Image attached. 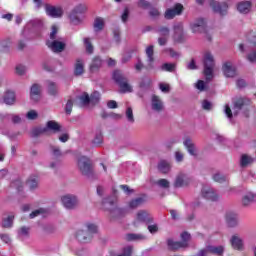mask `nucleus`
I'll use <instances>...</instances> for the list:
<instances>
[{
    "instance_id": "obj_36",
    "label": "nucleus",
    "mask_w": 256,
    "mask_h": 256,
    "mask_svg": "<svg viewBox=\"0 0 256 256\" xmlns=\"http://www.w3.org/2000/svg\"><path fill=\"white\" fill-rule=\"evenodd\" d=\"M77 99L80 101L81 105H89V103H91V98L87 92L78 96Z\"/></svg>"
},
{
    "instance_id": "obj_45",
    "label": "nucleus",
    "mask_w": 256,
    "mask_h": 256,
    "mask_svg": "<svg viewBox=\"0 0 256 256\" xmlns=\"http://www.w3.org/2000/svg\"><path fill=\"white\" fill-rule=\"evenodd\" d=\"M249 163H253V158L247 156V154H243L240 162L241 167H247Z\"/></svg>"
},
{
    "instance_id": "obj_14",
    "label": "nucleus",
    "mask_w": 256,
    "mask_h": 256,
    "mask_svg": "<svg viewBox=\"0 0 256 256\" xmlns=\"http://www.w3.org/2000/svg\"><path fill=\"white\" fill-rule=\"evenodd\" d=\"M136 221L149 225L150 223H153V217H151V214H149V212L145 210H140L136 214Z\"/></svg>"
},
{
    "instance_id": "obj_54",
    "label": "nucleus",
    "mask_w": 256,
    "mask_h": 256,
    "mask_svg": "<svg viewBox=\"0 0 256 256\" xmlns=\"http://www.w3.org/2000/svg\"><path fill=\"white\" fill-rule=\"evenodd\" d=\"M138 7H140V9H149L151 8V3L147 0H139Z\"/></svg>"
},
{
    "instance_id": "obj_55",
    "label": "nucleus",
    "mask_w": 256,
    "mask_h": 256,
    "mask_svg": "<svg viewBox=\"0 0 256 256\" xmlns=\"http://www.w3.org/2000/svg\"><path fill=\"white\" fill-rule=\"evenodd\" d=\"M133 255V246H127L124 248L123 253L118 256H131Z\"/></svg>"
},
{
    "instance_id": "obj_12",
    "label": "nucleus",
    "mask_w": 256,
    "mask_h": 256,
    "mask_svg": "<svg viewBox=\"0 0 256 256\" xmlns=\"http://www.w3.org/2000/svg\"><path fill=\"white\" fill-rule=\"evenodd\" d=\"M62 201V205H64V207L66 209H75V207H77V197L73 196V195H65L61 198Z\"/></svg>"
},
{
    "instance_id": "obj_8",
    "label": "nucleus",
    "mask_w": 256,
    "mask_h": 256,
    "mask_svg": "<svg viewBox=\"0 0 256 256\" xmlns=\"http://www.w3.org/2000/svg\"><path fill=\"white\" fill-rule=\"evenodd\" d=\"M181 13H183V6L181 3H177L174 5L173 8H168L165 11L164 17L165 19L171 20V19H175L177 15H181Z\"/></svg>"
},
{
    "instance_id": "obj_56",
    "label": "nucleus",
    "mask_w": 256,
    "mask_h": 256,
    "mask_svg": "<svg viewBox=\"0 0 256 256\" xmlns=\"http://www.w3.org/2000/svg\"><path fill=\"white\" fill-rule=\"evenodd\" d=\"M157 185H159V187H163V189H169V182L167 179H159L157 181Z\"/></svg>"
},
{
    "instance_id": "obj_28",
    "label": "nucleus",
    "mask_w": 256,
    "mask_h": 256,
    "mask_svg": "<svg viewBox=\"0 0 256 256\" xmlns=\"http://www.w3.org/2000/svg\"><path fill=\"white\" fill-rule=\"evenodd\" d=\"M147 237L143 234L128 233L125 235V241H145Z\"/></svg>"
},
{
    "instance_id": "obj_29",
    "label": "nucleus",
    "mask_w": 256,
    "mask_h": 256,
    "mask_svg": "<svg viewBox=\"0 0 256 256\" xmlns=\"http://www.w3.org/2000/svg\"><path fill=\"white\" fill-rule=\"evenodd\" d=\"M83 73H85V66L83 64V60L77 59L74 67V75L76 77H80V75H83Z\"/></svg>"
},
{
    "instance_id": "obj_4",
    "label": "nucleus",
    "mask_w": 256,
    "mask_h": 256,
    "mask_svg": "<svg viewBox=\"0 0 256 256\" xmlns=\"http://www.w3.org/2000/svg\"><path fill=\"white\" fill-rule=\"evenodd\" d=\"M78 168L82 175L86 177H92L93 175V164H91V159L81 156L78 158Z\"/></svg>"
},
{
    "instance_id": "obj_11",
    "label": "nucleus",
    "mask_w": 256,
    "mask_h": 256,
    "mask_svg": "<svg viewBox=\"0 0 256 256\" xmlns=\"http://www.w3.org/2000/svg\"><path fill=\"white\" fill-rule=\"evenodd\" d=\"M192 33H206L207 22L203 18H199L195 23L191 24Z\"/></svg>"
},
{
    "instance_id": "obj_35",
    "label": "nucleus",
    "mask_w": 256,
    "mask_h": 256,
    "mask_svg": "<svg viewBox=\"0 0 256 256\" xmlns=\"http://www.w3.org/2000/svg\"><path fill=\"white\" fill-rule=\"evenodd\" d=\"M103 27H105V21L101 17H97L94 20V29L95 31H103Z\"/></svg>"
},
{
    "instance_id": "obj_25",
    "label": "nucleus",
    "mask_w": 256,
    "mask_h": 256,
    "mask_svg": "<svg viewBox=\"0 0 256 256\" xmlns=\"http://www.w3.org/2000/svg\"><path fill=\"white\" fill-rule=\"evenodd\" d=\"M184 146L186 147L188 153L192 155V157H197V148L195 147L193 141L190 140V138H186L184 140Z\"/></svg>"
},
{
    "instance_id": "obj_27",
    "label": "nucleus",
    "mask_w": 256,
    "mask_h": 256,
    "mask_svg": "<svg viewBox=\"0 0 256 256\" xmlns=\"http://www.w3.org/2000/svg\"><path fill=\"white\" fill-rule=\"evenodd\" d=\"M226 223L228 227H237V214L235 212H227L226 213Z\"/></svg>"
},
{
    "instance_id": "obj_23",
    "label": "nucleus",
    "mask_w": 256,
    "mask_h": 256,
    "mask_svg": "<svg viewBox=\"0 0 256 256\" xmlns=\"http://www.w3.org/2000/svg\"><path fill=\"white\" fill-rule=\"evenodd\" d=\"M41 98V86L39 84H33L30 89V99L32 101H39Z\"/></svg>"
},
{
    "instance_id": "obj_58",
    "label": "nucleus",
    "mask_w": 256,
    "mask_h": 256,
    "mask_svg": "<svg viewBox=\"0 0 256 256\" xmlns=\"http://www.w3.org/2000/svg\"><path fill=\"white\" fill-rule=\"evenodd\" d=\"M45 213V209L43 208H40V209H37V210H34L32 213H30V219H35V217H38V215H41Z\"/></svg>"
},
{
    "instance_id": "obj_18",
    "label": "nucleus",
    "mask_w": 256,
    "mask_h": 256,
    "mask_svg": "<svg viewBox=\"0 0 256 256\" xmlns=\"http://www.w3.org/2000/svg\"><path fill=\"white\" fill-rule=\"evenodd\" d=\"M184 40L183 24L180 23L174 26V41H176V43H183Z\"/></svg>"
},
{
    "instance_id": "obj_41",
    "label": "nucleus",
    "mask_w": 256,
    "mask_h": 256,
    "mask_svg": "<svg viewBox=\"0 0 256 256\" xmlns=\"http://www.w3.org/2000/svg\"><path fill=\"white\" fill-rule=\"evenodd\" d=\"M83 42L86 47V53H88L89 55H93L94 48H93V44L91 43V39L84 38Z\"/></svg>"
},
{
    "instance_id": "obj_61",
    "label": "nucleus",
    "mask_w": 256,
    "mask_h": 256,
    "mask_svg": "<svg viewBox=\"0 0 256 256\" xmlns=\"http://www.w3.org/2000/svg\"><path fill=\"white\" fill-rule=\"evenodd\" d=\"M129 19V8H125L123 14L121 15V20L123 23H127Z\"/></svg>"
},
{
    "instance_id": "obj_52",
    "label": "nucleus",
    "mask_w": 256,
    "mask_h": 256,
    "mask_svg": "<svg viewBox=\"0 0 256 256\" xmlns=\"http://www.w3.org/2000/svg\"><path fill=\"white\" fill-rule=\"evenodd\" d=\"M57 33H59V28L57 27V25H53L51 27V32H50V39L52 41H55V39H57Z\"/></svg>"
},
{
    "instance_id": "obj_63",
    "label": "nucleus",
    "mask_w": 256,
    "mask_h": 256,
    "mask_svg": "<svg viewBox=\"0 0 256 256\" xmlns=\"http://www.w3.org/2000/svg\"><path fill=\"white\" fill-rule=\"evenodd\" d=\"M196 89H198V91H205V81L198 80L196 84Z\"/></svg>"
},
{
    "instance_id": "obj_21",
    "label": "nucleus",
    "mask_w": 256,
    "mask_h": 256,
    "mask_svg": "<svg viewBox=\"0 0 256 256\" xmlns=\"http://www.w3.org/2000/svg\"><path fill=\"white\" fill-rule=\"evenodd\" d=\"M76 239L80 243H89V241H91L93 238H92L91 234H89L87 231L78 230L76 232Z\"/></svg>"
},
{
    "instance_id": "obj_16",
    "label": "nucleus",
    "mask_w": 256,
    "mask_h": 256,
    "mask_svg": "<svg viewBox=\"0 0 256 256\" xmlns=\"http://www.w3.org/2000/svg\"><path fill=\"white\" fill-rule=\"evenodd\" d=\"M168 249L170 251H177V249H185L189 247V244L181 241H173L172 239L167 240Z\"/></svg>"
},
{
    "instance_id": "obj_62",
    "label": "nucleus",
    "mask_w": 256,
    "mask_h": 256,
    "mask_svg": "<svg viewBox=\"0 0 256 256\" xmlns=\"http://www.w3.org/2000/svg\"><path fill=\"white\" fill-rule=\"evenodd\" d=\"M149 15L150 17H159V15H161V12H159V10L157 8H151L149 11Z\"/></svg>"
},
{
    "instance_id": "obj_34",
    "label": "nucleus",
    "mask_w": 256,
    "mask_h": 256,
    "mask_svg": "<svg viewBox=\"0 0 256 256\" xmlns=\"http://www.w3.org/2000/svg\"><path fill=\"white\" fill-rule=\"evenodd\" d=\"M145 203V199L143 197H138L129 202L130 209H137V207H140V205H143Z\"/></svg>"
},
{
    "instance_id": "obj_2",
    "label": "nucleus",
    "mask_w": 256,
    "mask_h": 256,
    "mask_svg": "<svg viewBox=\"0 0 256 256\" xmlns=\"http://www.w3.org/2000/svg\"><path fill=\"white\" fill-rule=\"evenodd\" d=\"M204 71L203 74L205 76L206 81H211L213 79V69H215V58L211 52H206L204 54Z\"/></svg>"
},
{
    "instance_id": "obj_37",
    "label": "nucleus",
    "mask_w": 256,
    "mask_h": 256,
    "mask_svg": "<svg viewBox=\"0 0 256 256\" xmlns=\"http://www.w3.org/2000/svg\"><path fill=\"white\" fill-rule=\"evenodd\" d=\"M152 80L151 78L142 77L139 83L140 89H149L151 87Z\"/></svg>"
},
{
    "instance_id": "obj_59",
    "label": "nucleus",
    "mask_w": 256,
    "mask_h": 256,
    "mask_svg": "<svg viewBox=\"0 0 256 256\" xmlns=\"http://www.w3.org/2000/svg\"><path fill=\"white\" fill-rule=\"evenodd\" d=\"M181 239L182 241H180L181 243H188L191 240V234H189L188 232H183L181 234Z\"/></svg>"
},
{
    "instance_id": "obj_46",
    "label": "nucleus",
    "mask_w": 256,
    "mask_h": 256,
    "mask_svg": "<svg viewBox=\"0 0 256 256\" xmlns=\"http://www.w3.org/2000/svg\"><path fill=\"white\" fill-rule=\"evenodd\" d=\"M92 143L95 147H99V145H102V143H103V134L101 132L96 134Z\"/></svg>"
},
{
    "instance_id": "obj_42",
    "label": "nucleus",
    "mask_w": 256,
    "mask_h": 256,
    "mask_svg": "<svg viewBox=\"0 0 256 256\" xmlns=\"http://www.w3.org/2000/svg\"><path fill=\"white\" fill-rule=\"evenodd\" d=\"M13 219H15V216L13 215L5 218L2 222V227H4V229H9L10 227H13Z\"/></svg>"
},
{
    "instance_id": "obj_44",
    "label": "nucleus",
    "mask_w": 256,
    "mask_h": 256,
    "mask_svg": "<svg viewBox=\"0 0 256 256\" xmlns=\"http://www.w3.org/2000/svg\"><path fill=\"white\" fill-rule=\"evenodd\" d=\"M87 11V5L85 4H78L73 10L72 12L78 14V15H82V13H85Z\"/></svg>"
},
{
    "instance_id": "obj_7",
    "label": "nucleus",
    "mask_w": 256,
    "mask_h": 256,
    "mask_svg": "<svg viewBox=\"0 0 256 256\" xmlns=\"http://www.w3.org/2000/svg\"><path fill=\"white\" fill-rule=\"evenodd\" d=\"M146 57H147V65L145 66V69L147 71H151V69H155V46L150 45L146 48Z\"/></svg>"
},
{
    "instance_id": "obj_5",
    "label": "nucleus",
    "mask_w": 256,
    "mask_h": 256,
    "mask_svg": "<svg viewBox=\"0 0 256 256\" xmlns=\"http://www.w3.org/2000/svg\"><path fill=\"white\" fill-rule=\"evenodd\" d=\"M225 253V248L223 246H206L205 248L199 250L197 256H207V255H218L221 256Z\"/></svg>"
},
{
    "instance_id": "obj_20",
    "label": "nucleus",
    "mask_w": 256,
    "mask_h": 256,
    "mask_svg": "<svg viewBox=\"0 0 256 256\" xmlns=\"http://www.w3.org/2000/svg\"><path fill=\"white\" fill-rule=\"evenodd\" d=\"M101 67H103V60L101 59V57L95 56L92 59V62L89 67L91 73H97V71H99V69H101Z\"/></svg>"
},
{
    "instance_id": "obj_48",
    "label": "nucleus",
    "mask_w": 256,
    "mask_h": 256,
    "mask_svg": "<svg viewBox=\"0 0 256 256\" xmlns=\"http://www.w3.org/2000/svg\"><path fill=\"white\" fill-rule=\"evenodd\" d=\"M126 119L129 123H135V117L133 116V108L128 107L126 109Z\"/></svg>"
},
{
    "instance_id": "obj_43",
    "label": "nucleus",
    "mask_w": 256,
    "mask_h": 256,
    "mask_svg": "<svg viewBox=\"0 0 256 256\" xmlns=\"http://www.w3.org/2000/svg\"><path fill=\"white\" fill-rule=\"evenodd\" d=\"M86 227H87L86 232H88V235H91L93 238V235H95V233H97V231H98L97 225H95L93 223H87Z\"/></svg>"
},
{
    "instance_id": "obj_51",
    "label": "nucleus",
    "mask_w": 256,
    "mask_h": 256,
    "mask_svg": "<svg viewBox=\"0 0 256 256\" xmlns=\"http://www.w3.org/2000/svg\"><path fill=\"white\" fill-rule=\"evenodd\" d=\"M213 181L216 183H225L227 181V177L223 176L222 174L216 173L213 175Z\"/></svg>"
},
{
    "instance_id": "obj_17",
    "label": "nucleus",
    "mask_w": 256,
    "mask_h": 256,
    "mask_svg": "<svg viewBox=\"0 0 256 256\" xmlns=\"http://www.w3.org/2000/svg\"><path fill=\"white\" fill-rule=\"evenodd\" d=\"M222 71L225 77H235L237 75V69L233 67L231 62H226L222 66Z\"/></svg>"
},
{
    "instance_id": "obj_49",
    "label": "nucleus",
    "mask_w": 256,
    "mask_h": 256,
    "mask_svg": "<svg viewBox=\"0 0 256 256\" xmlns=\"http://www.w3.org/2000/svg\"><path fill=\"white\" fill-rule=\"evenodd\" d=\"M157 33H159L161 37H169L170 30L167 26H162L158 28Z\"/></svg>"
},
{
    "instance_id": "obj_31",
    "label": "nucleus",
    "mask_w": 256,
    "mask_h": 256,
    "mask_svg": "<svg viewBox=\"0 0 256 256\" xmlns=\"http://www.w3.org/2000/svg\"><path fill=\"white\" fill-rule=\"evenodd\" d=\"M3 100L6 105H13L16 101L15 92L6 91Z\"/></svg>"
},
{
    "instance_id": "obj_39",
    "label": "nucleus",
    "mask_w": 256,
    "mask_h": 256,
    "mask_svg": "<svg viewBox=\"0 0 256 256\" xmlns=\"http://www.w3.org/2000/svg\"><path fill=\"white\" fill-rule=\"evenodd\" d=\"M27 185L29 187V189L33 190V189H37L38 185H39V180L37 179L36 176L34 177H30L27 180Z\"/></svg>"
},
{
    "instance_id": "obj_9",
    "label": "nucleus",
    "mask_w": 256,
    "mask_h": 256,
    "mask_svg": "<svg viewBox=\"0 0 256 256\" xmlns=\"http://www.w3.org/2000/svg\"><path fill=\"white\" fill-rule=\"evenodd\" d=\"M45 12L48 17H53V19H59V17H63V8L61 7H55L50 4H46Z\"/></svg>"
},
{
    "instance_id": "obj_33",
    "label": "nucleus",
    "mask_w": 256,
    "mask_h": 256,
    "mask_svg": "<svg viewBox=\"0 0 256 256\" xmlns=\"http://www.w3.org/2000/svg\"><path fill=\"white\" fill-rule=\"evenodd\" d=\"M158 169L161 173L167 174L171 171V164L165 160H161L158 164Z\"/></svg>"
},
{
    "instance_id": "obj_38",
    "label": "nucleus",
    "mask_w": 256,
    "mask_h": 256,
    "mask_svg": "<svg viewBox=\"0 0 256 256\" xmlns=\"http://www.w3.org/2000/svg\"><path fill=\"white\" fill-rule=\"evenodd\" d=\"M79 14L71 11V13L69 14V19H70V23L72 25H80L81 23V18H79L78 16Z\"/></svg>"
},
{
    "instance_id": "obj_24",
    "label": "nucleus",
    "mask_w": 256,
    "mask_h": 256,
    "mask_svg": "<svg viewBox=\"0 0 256 256\" xmlns=\"http://www.w3.org/2000/svg\"><path fill=\"white\" fill-rule=\"evenodd\" d=\"M230 243L236 251H243V240L239 236L233 235Z\"/></svg>"
},
{
    "instance_id": "obj_50",
    "label": "nucleus",
    "mask_w": 256,
    "mask_h": 256,
    "mask_svg": "<svg viewBox=\"0 0 256 256\" xmlns=\"http://www.w3.org/2000/svg\"><path fill=\"white\" fill-rule=\"evenodd\" d=\"M103 207H107L109 205L110 207H113L115 205V197H107L104 198L102 201Z\"/></svg>"
},
{
    "instance_id": "obj_57",
    "label": "nucleus",
    "mask_w": 256,
    "mask_h": 256,
    "mask_svg": "<svg viewBox=\"0 0 256 256\" xmlns=\"http://www.w3.org/2000/svg\"><path fill=\"white\" fill-rule=\"evenodd\" d=\"M27 119H30V121H34V119H37L39 117V114H37V111L35 110H30L27 115Z\"/></svg>"
},
{
    "instance_id": "obj_64",
    "label": "nucleus",
    "mask_w": 256,
    "mask_h": 256,
    "mask_svg": "<svg viewBox=\"0 0 256 256\" xmlns=\"http://www.w3.org/2000/svg\"><path fill=\"white\" fill-rule=\"evenodd\" d=\"M247 59H248V61H250V63H255V61H256V50L251 52L250 54H248Z\"/></svg>"
},
{
    "instance_id": "obj_1",
    "label": "nucleus",
    "mask_w": 256,
    "mask_h": 256,
    "mask_svg": "<svg viewBox=\"0 0 256 256\" xmlns=\"http://www.w3.org/2000/svg\"><path fill=\"white\" fill-rule=\"evenodd\" d=\"M113 81L120 87L121 93H132L133 87L129 83V79L120 70H115L112 75Z\"/></svg>"
},
{
    "instance_id": "obj_15",
    "label": "nucleus",
    "mask_w": 256,
    "mask_h": 256,
    "mask_svg": "<svg viewBox=\"0 0 256 256\" xmlns=\"http://www.w3.org/2000/svg\"><path fill=\"white\" fill-rule=\"evenodd\" d=\"M47 46L51 51L54 53H63L65 51V42L59 41V40H53L52 42H47Z\"/></svg>"
},
{
    "instance_id": "obj_30",
    "label": "nucleus",
    "mask_w": 256,
    "mask_h": 256,
    "mask_svg": "<svg viewBox=\"0 0 256 256\" xmlns=\"http://www.w3.org/2000/svg\"><path fill=\"white\" fill-rule=\"evenodd\" d=\"M237 9L239 13L247 14L251 11V1H242L239 2L237 5Z\"/></svg>"
},
{
    "instance_id": "obj_60",
    "label": "nucleus",
    "mask_w": 256,
    "mask_h": 256,
    "mask_svg": "<svg viewBox=\"0 0 256 256\" xmlns=\"http://www.w3.org/2000/svg\"><path fill=\"white\" fill-rule=\"evenodd\" d=\"M12 187H16L17 191H22L23 190V182L21 180H16L11 183Z\"/></svg>"
},
{
    "instance_id": "obj_10",
    "label": "nucleus",
    "mask_w": 256,
    "mask_h": 256,
    "mask_svg": "<svg viewBox=\"0 0 256 256\" xmlns=\"http://www.w3.org/2000/svg\"><path fill=\"white\" fill-rule=\"evenodd\" d=\"M249 105H251V100L242 97L237 98L233 102L234 114L237 115L241 111V109H245V107H249Z\"/></svg>"
},
{
    "instance_id": "obj_3",
    "label": "nucleus",
    "mask_w": 256,
    "mask_h": 256,
    "mask_svg": "<svg viewBox=\"0 0 256 256\" xmlns=\"http://www.w3.org/2000/svg\"><path fill=\"white\" fill-rule=\"evenodd\" d=\"M48 131H52L53 133H60L61 126L56 121L50 120L47 122L46 127L34 128L31 132V137H39V135H43Z\"/></svg>"
},
{
    "instance_id": "obj_22",
    "label": "nucleus",
    "mask_w": 256,
    "mask_h": 256,
    "mask_svg": "<svg viewBox=\"0 0 256 256\" xmlns=\"http://www.w3.org/2000/svg\"><path fill=\"white\" fill-rule=\"evenodd\" d=\"M151 107L153 111H156L157 113H161L163 111V101H161V98L157 95L152 96V103Z\"/></svg>"
},
{
    "instance_id": "obj_53",
    "label": "nucleus",
    "mask_w": 256,
    "mask_h": 256,
    "mask_svg": "<svg viewBox=\"0 0 256 256\" xmlns=\"http://www.w3.org/2000/svg\"><path fill=\"white\" fill-rule=\"evenodd\" d=\"M72 111H73V100L69 99L65 106V113L66 115H71Z\"/></svg>"
},
{
    "instance_id": "obj_32",
    "label": "nucleus",
    "mask_w": 256,
    "mask_h": 256,
    "mask_svg": "<svg viewBox=\"0 0 256 256\" xmlns=\"http://www.w3.org/2000/svg\"><path fill=\"white\" fill-rule=\"evenodd\" d=\"M251 203H255V194L249 193V194H246L245 196H243L242 205L244 207H249V205H251Z\"/></svg>"
},
{
    "instance_id": "obj_40",
    "label": "nucleus",
    "mask_w": 256,
    "mask_h": 256,
    "mask_svg": "<svg viewBox=\"0 0 256 256\" xmlns=\"http://www.w3.org/2000/svg\"><path fill=\"white\" fill-rule=\"evenodd\" d=\"M99 101H101V93H99L98 91H94L90 95V103L92 105H97V103H99Z\"/></svg>"
},
{
    "instance_id": "obj_26",
    "label": "nucleus",
    "mask_w": 256,
    "mask_h": 256,
    "mask_svg": "<svg viewBox=\"0 0 256 256\" xmlns=\"http://www.w3.org/2000/svg\"><path fill=\"white\" fill-rule=\"evenodd\" d=\"M47 91H48V94H50L52 97H57V95L59 94V87L57 86V83L51 80H48Z\"/></svg>"
},
{
    "instance_id": "obj_47",
    "label": "nucleus",
    "mask_w": 256,
    "mask_h": 256,
    "mask_svg": "<svg viewBox=\"0 0 256 256\" xmlns=\"http://www.w3.org/2000/svg\"><path fill=\"white\" fill-rule=\"evenodd\" d=\"M162 71H167L168 73H173L175 71V64L173 63H164L161 66Z\"/></svg>"
},
{
    "instance_id": "obj_6",
    "label": "nucleus",
    "mask_w": 256,
    "mask_h": 256,
    "mask_svg": "<svg viewBox=\"0 0 256 256\" xmlns=\"http://www.w3.org/2000/svg\"><path fill=\"white\" fill-rule=\"evenodd\" d=\"M210 7L214 11V13H218L222 17L227 15V11L229 9V4L227 2H219L216 0H210Z\"/></svg>"
},
{
    "instance_id": "obj_19",
    "label": "nucleus",
    "mask_w": 256,
    "mask_h": 256,
    "mask_svg": "<svg viewBox=\"0 0 256 256\" xmlns=\"http://www.w3.org/2000/svg\"><path fill=\"white\" fill-rule=\"evenodd\" d=\"M189 183H191V179H189L185 174H180L176 177L174 187H187Z\"/></svg>"
},
{
    "instance_id": "obj_13",
    "label": "nucleus",
    "mask_w": 256,
    "mask_h": 256,
    "mask_svg": "<svg viewBox=\"0 0 256 256\" xmlns=\"http://www.w3.org/2000/svg\"><path fill=\"white\" fill-rule=\"evenodd\" d=\"M201 195L204 199H207V201H217V199H219V196L215 190L209 187H203L201 190Z\"/></svg>"
}]
</instances>
